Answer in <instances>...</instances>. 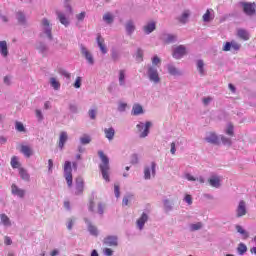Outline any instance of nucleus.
Wrapping results in <instances>:
<instances>
[{"label": "nucleus", "instance_id": "obj_28", "mask_svg": "<svg viewBox=\"0 0 256 256\" xmlns=\"http://www.w3.org/2000/svg\"><path fill=\"white\" fill-rule=\"evenodd\" d=\"M36 49L42 55H47V53L49 52V46L46 43H44V42H38L36 44Z\"/></svg>", "mask_w": 256, "mask_h": 256}, {"label": "nucleus", "instance_id": "obj_61", "mask_svg": "<svg viewBox=\"0 0 256 256\" xmlns=\"http://www.w3.org/2000/svg\"><path fill=\"white\" fill-rule=\"evenodd\" d=\"M98 213L99 215H103V213H105V206L101 202L98 203Z\"/></svg>", "mask_w": 256, "mask_h": 256}, {"label": "nucleus", "instance_id": "obj_38", "mask_svg": "<svg viewBox=\"0 0 256 256\" xmlns=\"http://www.w3.org/2000/svg\"><path fill=\"white\" fill-rule=\"evenodd\" d=\"M0 221L2 225H4V227H11V219H9V216H7V214H0Z\"/></svg>", "mask_w": 256, "mask_h": 256}, {"label": "nucleus", "instance_id": "obj_31", "mask_svg": "<svg viewBox=\"0 0 256 256\" xmlns=\"http://www.w3.org/2000/svg\"><path fill=\"white\" fill-rule=\"evenodd\" d=\"M235 229H236L237 233H239L241 235L242 239L247 240V238L249 237V232L247 230H245L243 228V226L237 224L235 226Z\"/></svg>", "mask_w": 256, "mask_h": 256}, {"label": "nucleus", "instance_id": "obj_32", "mask_svg": "<svg viewBox=\"0 0 256 256\" xmlns=\"http://www.w3.org/2000/svg\"><path fill=\"white\" fill-rule=\"evenodd\" d=\"M0 55L2 57H8L9 49L7 47V41H0Z\"/></svg>", "mask_w": 256, "mask_h": 256}, {"label": "nucleus", "instance_id": "obj_25", "mask_svg": "<svg viewBox=\"0 0 256 256\" xmlns=\"http://www.w3.org/2000/svg\"><path fill=\"white\" fill-rule=\"evenodd\" d=\"M144 110H143V106H141V104L136 103L132 106V111H131V115H133L134 117H137L139 115H143Z\"/></svg>", "mask_w": 256, "mask_h": 256}, {"label": "nucleus", "instance_id": "obj_4", "mask_svg": "<svg viewBox=\"0 0 256 256\" xmlns=\"http://www.w3.org/2000/svg\"><path fill=\"white\" fill-rule=\"evenodd\" d=\"M152 123L150 121H147L146 123L139 122L136 125V129L139 133L140 139H145V137H148L149 135V129H151Z\"/></svg>", "mask_w": 256, "mask_h": 256}, {"label": "nucleus", "instance_id": "obj_17", "mask_svg": "<svg viewBox=\"0 0 256 256\" xmlns=\"http://www.w3.org/2000/svg\"><path fill=\"white\" fill-rule=\"evenodd\" d=\"M162 41H164V43H167V45H170V43H177V34H169V33H164L162 34L161 37Z\"/></svg>", "mask_w": 256, "mask_h": 256}, {"label": "nucleus", "instance_id": "obj_63", "mask_svg": "<svg viewBox=\"0 0 256 256\" xmlns=\"http://www.w3.org/2000/svg\"><path fill=\"white\" fill-rule=\"evenodd\" d=\"M48 173L51 175L53 173V159L48 160Z\"/></svg>", "mask_w": 256, "mask_h": 256}, {"label": "nucleus", "instance_id": "obj_27", "mask_svg": "<svg viewBox=\"0 0 256 256\" xmlns=\"http://www.w3.org/2000/svg\"><path fill=\"white\" fill-rule=\"evenodd\" d=\"M18 172L22 181H26V183H29V181H31V175H29L27 169L22 167L18 169Z\"/></svg>", "mask_w": 256, "mask_h": 256}, {"label": "nucleus", "instance_id": "obj_26", "mask_svg": "<svg viewBox=\"0 0 256 256\" xmlns=\"http://www.w3.org/2000/svg\"><path fill=\"white\" fill-rule=\"evenodd\" d=\"M215 19V14H213V9H207L205 14L202 16L204 23H211Z\"/></svg>", "mask_w": 256, "mask_h": 256}, {"label": "nucleus", "instance_id": "obj_30", "mask_svg": "<svg viewBox=\"0 0 256 256\" xmlns=\"http://www.w3.org/2000/svg\"><path fill=\"white\" fill-rule=\"evenodd\" d=\"M104 134L106 139H108V141H113V139H115V128L114 127L105 128Z\"/></svg>", "mask_w": 256, "mask_h": 256}, {"label": "nucleus", "instance_id": "obj_36", "mask_svg": "<svg viewBox=\"0 0 256 256\" xmlns=\"http://www.w3.org/2000/svg\"><path fill=\"white\" fill-rule=\"evenodd\" d=\"M20 153L24 154L27 158L31 157L33 155V149L27 145H22L20 149Z\"/></svg>", "mask_w": 256, "mask_h": 256}, {"label": "nucleus", "instance_id": "obj_42", "mask_svg": "<svg viewBox=\"0 0 256 256\" xmlns=\"http://www.w3.org/2000/svg\"><path fill=\"white\" fill-rule=\"evenodd\" d=\"M189 229L191 232L201 231L203 229V222L192 223L189 225Z\"/></svg>", "mask_w": 256, "mask_h": 256}, {"label": "nucleus", "instance_id": "obj_23", "mask_svg": "<svg viewBox=\"0 0 256 256\" xmlns=\"http://www.w3.org/2000/svg\"><path fill=\"white\" fill-rule=\"evenodd\" d=\"M149 221V215L147 213L143 212L140 218L137 220V227L140 231H143V228L145 227V223Z\"/></svg>", "mask_w": 256, "mask_h": 256}, {"label": "nucleus", "instance_id": "obj_51", "mask_svg": "<svg viewBox=\"0 0 256 256\" xmlns=\"http://www.w3.org/2000/svg\"><path fill=\"white\" fill-rule=\"evenodd\" d=\"M127 103L125 102H119L118 103V107H117V111H119V113H125L127 111Z\"/></svg>", "mask_w": 256, "mask_h": 256}, {"label": "nucleus", "instance_id": "obj_24", "mask_svg": "<svg viewBox=\"0 0 256 256\" xmlns=\"http://www.w3.org/2000/svg\"><path fill=\"white\" fill-rule=\"evenodd\" d=\"M155 29H157V24L155 22H148L142 28L145 35H151V33H153V31H155Z\"/></svg>", "mask_w": 256, "mask_h": 256}, {"label": "nucleus", "instance_id": "obj_1", "mask_svg": "<svg viewBox=\"0 0 256 256\" xmlns=\"http://www.w3.org/2000/svg\"><path fill=\"white\" fill-rule=\"evenodd\" d=\"M98 156L102 162L99 165V169L102 173V177L106 183H109V181H111V179L109 178V170L111 169L109 166V157H107V155H105L103 150L98 151Z\"/></svg>", "mask_w": 256, "mask_h": 256}, {"label": "nucleus", "instance_id": "obj_59", "mask_svg": "<svg viewBox=\"0 0 256 256\" xmlns=\"http://www.w3.org/2000/svg\"><path fill=\"white\" fill-rule=\"evenodd\" d=\"M184 201L185 203H187V205H193V197H191V195L187 194L184 197Z\"/></svg>", "mask_w": 256, "mask_h": 256}, {"label": "nucleus", "instance_id": "obj_55", "mask_svg": "<svg viewBox=\"0 0 256 256\" xmlns=\"http://www.w3.org/2000/svg\"><path fill=\"white\" fill-rule=\"evenodd\" d=\"M35 113H36V118L38 119L39 122L45 119V117L43 116V112L40 109H36Z\"/></svg>", "mask_w": 256, "mask_h": 256}, {"label": "nucleus", "instance_id": "obj_41", "mask_svg": "<svg viewBox=\"0 0 256 256\" xmlns=\"http://www.w3.org/2000/svg\"><path fill=\"white\" fill-rule=\"evenodd\" d=\"M196 67L200 75H205V62H203V60H198L196 63Z\"/></svg>", "mask_w": 256, "mask_h": 256}, {"label": "nucleus", "instance_id": "obj_8", "mask_svg": "<svg viewBox=\"0 0 256 256\" xmlns=\"http://www.w3.org/2000/svg\"><path fill=\"white\" fill-rule=\"evenodd\" d=\"M80 51L89 65H95V59L93 58V54H91V52L88 51L85 45L83 44L80 45Z\"/></svg>", "mask_w": 256, "mask_h": 256}, {"label": "nucleus", "instance_id": "obj_45", "mask_svg": "<svg viewBox=\"0 0 256 256\" xmlns=\"http://www.w3.org/2000/svg\"><path fill=\"white\" fill-rule=\"evenodd\" d=\"M246 251H247V245L243 242L239 243L237 247L238 255H245Z\"/></svg>", "mask_w": 256, "mask_h": 256}, {"label": "nucleus", "instance_id": "obj_16", "mask_svg": "<svg viewBox=\"0 0 256 256\" xmlns=\"http://www.w3.org/2000/svg\"><path fill=\"white\" fill-rule=\"evenodd\" d=\"M191 17V10L186 9L182 12L180 16L177 17V21L182 25H187L189 23V18Z\"/></svg>", "mask_w": 256, "mask_h": 256}, {"label": "nucleus", "instance_id": "obj_60", "mask_svg": "<svg viewBox=\"0 0 256 256\" xmlns=\"http://www.w3.org/2000/svg\"><path fill=\"white\" fill-rule=\"evenodd\" d=\"M131 163L132 165H137V163H139V156L137 154L131 156Z\"/></svg>", "mask_w": 256, "mask_h": 256}, {"label": "nucleus", "instance_id": "obj_19", "mask_svg": "<svg viewBox=\"0 0 256 256\" xmlns=\"http://www.w3.org/2000/svg\"><path fill=\"white\" fill-rule=\"evenodd\" d=\"M11 193L12 195H15L16 197H19L20 199H23L25 197V190L19 188L17 184L11 185Z\"/></svg>", "mask_w": 256, "mask_h": 256}, {"label": "nucleus", "instance_id": "obj_64", "mask_svg": "<svg viewBox=\"0 0 256 256\" xmlns=\"http://www.w3.org/2000/svg\"><path fill=\"white\" fill-rule=\"evenodd\" d=\"M74 87H75V89H81V77L78 76L76 78V81L74 83Z\"/></svg>", "mask_w": 256, "mask_h": 256}, {"label": "nucleus", "instance_id": "obj_37", "mask_svg": "<svg viewBox=\"0 0 256 256\" xmlns=\"http://www.w3.org/2000/svg\"><path fill=\"white\" fill-rule=\"evenodd\" d=\"M118 81L120 87H125V85H127V80L125 79V70H119Z\"/></svg>", "mask_w": 256, "mask_h": 256}, {"label": "nucleus", "instance_id": "obj_34", "mask_svg": "<svg viewBox=\"0 0 256 256\" xmlns=\"http://www.w3.org/2000/svg\"><path fill=\"white\" fill-rule=\"evenodd\" d=\"M237 37H239V39H243V41H249V32L243 28H240L237 30Z\"/></svg>", "mask_w": 256, "mask_h": 256}, {"label": "nucleus", "instance_id": "obj_43", "mask_svg": "<svg viewBox=\"0 0 256 256\" xmlns=\"http://www.w3.org/2000/svg\"><path fill=\"white\" fill-rule=\"evenodd\" d=\"M16 19L20 25H26L27 19L25 18V14L23 12H17Z\"/></svg>", "mask_w": 256, "mask_h": 256}, {"label": "nucleus", "instance_id": "obj_5", "mask_svg": "<svg viewBox=\"0 0 256 256\" xmlns=\"http://www.w3.org/2000/svg\"><path fill=\"white\" fill-rule=\"evenodd\" d=\"M64 177L68 187H73V168L70 161H66L64 164Z\"/></svg>", "mask_w": 256, "mask_h": 256}, {"label": "nucleus", "instance_id": "obj_35", "mask_svg": "<svg viewBox=\"0 0 256 256\" xmlns=\"http://www.w3.org/2000/svg\"><path fill=\"white\" fill-rule=\"evenodd\" d=\"M209 184L211 185V187H215V189H219L221 187V179H219V177L217 176H212L209 179Z\"/></svg>", "mask_w": 256, "mask_h": 256}, {"label": "nucleus", "instance_id": "obj_49", "mask_svg": "<svg viewBox=\"0 0 256 256\" xmlns=\"http://www.w3.org/2000/svg\"><path fill=\"white\" fill-rule=\"evenodd\" d=\"M80 143L81 145H89V143H91V136L84 134L80 137Z\"/></svg>", "mask_w": 256, "mask_h": 256}, {"label": "nucleus", "instance_id": "obj_15", "mask_svg": "<svg viewBox=\"0 0 256 256\" xmlns=\"http://www.w3.org/2000/svg\"><path fill=\"white\" fill-rule=\"evenodd\" d=\"M244 215H247V204L245 201L241 200L236 209V217L240 218L244 217Z\"/></svg>", "mask_w": 256, "mask_h": 256}, {"label": "nucleus", "instance_id": "obj_56", "mask_svg": "<svg viewBox=\"0 0 256 256\" xmlns=\"http://www.w3.org/2000/svg\"><path fill=\"white\" fill-rule=\"evenodd\" d=\"M69 111L70 113L77 114L79 113V108L77 107L76 104H69Z\"/></svg>", "mask_w": 256, "mask_h": 256}, {"label": "nucleus", "instance_id": "obj_29", "mask_svg": "<svg viewBox=\"0 0 256 256\" xmlns=\"http://www.w3.org/2000/svg\"><path fill=\"white\" fill-rule=\"evenodd\" d=\"M57 18L60 21V23L62 25H64V27H69V19H67V17L65 16V13L61 12V11H57L56 12Z\"/></svg>", "mask_w": 256, "mask_h": 256}, {"label": "nucleus", "instance_id": "obj_10", "mask_svg": "<svg viewBox=\"0 0 256 256\" xmlns=\"http://www.w3.org/2000/svg\"><path fill=\"white\" fill-rule=\"evenodd\" d=\"M156 168H157V164L155 162H151L150 167L146 166L144 168V179H146V181H149V179H151V173H152V176L155 177Z\"/></svg>", "mask_w": 256, "mask_h": 256}, {"label": "nucleus", "instance_id": "obj_13", "mask_svg": "<svg viewBox=\"0 0 256 256\" xmlns=\"http://www.w3.org/2000/svg\"><path fill=\"white\" fill-rule=\"evenodd\" d=\"M84 222L87 225V229L88 232L90 233V235H92L93 237H98L99 236V229L97 228V226L93 225L91 223V220L88 218H84Z\"/></svg>", "mask_w": 256, "mask_h": 256}, {"label": "nucleus", "instance_id": "obj_3", "mask_svg": "<svg viewBox=\"0 0 256 256\" xmlns=\"http://www.w3.org/2000/svg\"><path fill=\"white\" fill-rule=\"evenodd\" d=\"M147 77L151 83H161V77H159V70L155 66L148 65L147 67Z\"/></svg>", "mask_w": 256, "mask_h": 256}, {"label": "nucleus", "instance_id": "obj_52", "mask_svg": "<svg viewBox=\"0 0 256 256\" xmlns=\"http://www.w3.org/2000/svg\"><path fill=\"white\" fill-rule=\"evenodd\" d=\"M74 225H75V218H69L66 224L68 231H71Z\"/></svg>", "mask_w": 256, "mask_h": 256}, {"label": "nucleus", "instance_id": "obj_40", "mask_svg": "<svg viewBox=\"0 0 256 256\" xmlns=\"http://www.w3.org/2000/svg\"><path fill=\"white\" fill-rule=\"evenodd\" d=\"M50 86L54 89V91H59L61 89V83L58 82L57 78H50Z\"/></svg>", "mask_w": 256, "mask_h": 256}, {"label": "nucleus", "instance_id": "obj_44", "mask_svg": "<svg viewBox=\"0 0 256 256\" xmlns=\"http://www.w3.org/2000/svg\"><path fill=\"white\" fill-rule=\"evenodd\" d=\"M163 205H164L165 213H169L173 209V203H171V201H169V199H164Z\"/></svg>", "mask_w": 256, "mask_h": 256}, {"label": "nucleus", "instance_id": "obj_57", "mask_svg": "<svg viewBox=\"0 0 256 256\" xmlns=\"http://www.w3.org/2000/svg\"><path fill=\"white\" fill-rule=\"evenodd\" d=\"M88 115H89L90 119H92V120L97 119V110H95V109H90V110L88 111Z\"/></svg>", "mask_w": 256, "mask_h": 256}, {"label": "nucleus", "instance_id": "obj_21", "mask_svg": "<svg viewBox=\"0 0 256 256\" xmlns=\"http://www.w3.org/2000/svg\"><path fill=\"white\" fill-rule=\"evenodd\" d=\"M97 45L103 55H107V46H105V39L101 36V34L97 35L96 38Z\"/></svg>", "mask_w": 256, "mask_h": 256}, {"label": "nucleus", "instance_id": "obj_33", "mask_svg": "<svg viewBox=\"0 0 256 256\" xmlns=\"http://www.w3.org/2000/svg\"><path fill=\"white\" fill-rule=\"evenodd\" d=\"M225 135H228V137H235V126L233 123L228 122L225 129Z\"/></svg>", "mask_w": 256, "mask_h": 256}, {"label": "nucleus", "instance_id": "obj_14", "mask_svg": "<svg viewBox=\"0 0 256 256\" xmlns=\"http://www.w3.org/2000/svg\"><path fill=\"white\" fill-rule=\"evenodd\" d=\"M119 238L115 235H110L104 238L103 243L108 247H117L119 245Z\"/></svg>", "mask_w": 256, "mask_h": 256}, {"label": "nucleus", "instance_id": "obj_7", "mask_svg": "<svg viewBox=\"0 0 256 256\" xmlns=\"http://www.w3.org/2000/svg\"><path fill=\"white\" fill-rule=\"evenodd\" d=\"M42 31L44 35H46V37L49 39V41H53L51 24H49V20H47L46 18L42 20Z\"/></svg>", "mask_w": 256, "mask_h": 256}, {"label": "nucleus", "instance_id": "obj_22", "mask_svg": "<svg viewBox=\"0 0 256 256\" xmlns=\"http://www.w3.org/2000/svg\"><path fill=\"white\" fill-rule=\"evenodd\" d=\"M67 141H69V135L67 134V132L65 131L60 132L59 142H58L59 149L63 150L65 147V143H67Z\"/></svg>", "mask_w": 256, "mask_h": 256}, {"label": "nucleus", "instance_id": "obj_46", "mask_svg": "<svg viewBox=\"0 0 256 256\" xmlns=\"http://www.w3.org/2000/svg\"><path fill=\"white\" fill-rule=\"evenodd\" d=\"M10 164H11L12 169H21V163H19L17 156H13L11 158Z\"/></svg>", "mask_w": 256, "mask_h": 256}, {"label": "nucleus", "instance_id": "obj_11", "mask_svg": "<svg viewBox=\"0 0 256 256\" xmlns=\"http://www.w3.org/2000/svg\"><path fill=\"white\" fill-rule=\"evenodd\" d=\"M85 189V181L81 178L78 177L75 180V195H83V191Z\"/></svg>", "mask_w": 256, "mask_h": 256}, {"label": "nucleus", "instance_id": "obj_39", "mask_svg": "<svg viewBox=\"0 0 256 256\" xmlns=\"http://www.w3.org/2000/svg\"><path fill=\"white\" fill-rule=\"evenodd\" d=\"M167 69H168V73L170 75H172L173 77H175L177 75H181V72L173 64H168L167 65Z\"/></svg>", "mask_w": 256, "mask_h": 256}, {"label": "nucleus", "instance_id": "obj_48", "mask_svg": "<svg viewBox=\"0 0 256 256\" xmlns=\"http://www.w3.org/2000/svg\"><path fill=\"white\" fill-rule=\"evenodd\" d=\"M103 21H105V23H107L108 25H111V23H113L114 21L113 14L109 12L104 14Z\"/></svg>", "mask_w": 256, "mask_h": 256}, {"label": "nucleus", "instance_id": "obj_18", "mask_svg": "<svg viewBox=\"0 0 256 256\" xmlns=\"http://www.w3.org/2000/svg\"><path fill=\"white\" fill-rule=\"evenodd\" d=\"M205 141L212 145H219L221 143V138L215 133H210L205 137Z\"/></svg>", "mask_w": 256, "mask_h": 256}, {"label": "nucleus", "instance_id": "obj_53", "mask_svg": "<svg viewBox=\"0 0 256 256\" xmlns=\"http://www.w3.org/2000/svg\"><path fill=\"white\" fill-rule=\"evenodd\" d=\"M211 101H213V98L211 96L202 98V103L204 107H207L211 104Z\"/></svg>", "mask_w": 256, "mask_h": 256}, {"label": "nucleus", "instance_id": "obj_50", "mask_svg": "<svg viewBox=\"0 0 256 256\" xmlns=\"http://www.w3.org/2000/svg\"><path fill=\"white\" fill-rule=\"evenodd\" d=\"M3 83L4 85H6L7 87H10V85L13 84V76L11 75H6L3 78Z\"/></svg>", "mask_w": 256, "mask_h": 256}, {"label": "nucleus", "instance_id": "obj_47", "mask_svg": "<svg viewBox=\"0 0 256 256\" xmlns=\"http://www.w3.org/2000/svg\"><path fill=\"white\" fill-rule=\"evenodd\" d=\"M143 55H144L143 48H137V50H136V61L138 63H142Z\"/></svg>", "mask_w": 256, "mask_h": 256}, {"label": "nucleus", "instance_id": "obj_58", "mask_svg": "<svg viewBox=\"0 0 256 256\" xmlns=\"http://www.w3.org/2000/svg\"><path fill=\"white\" fill-rule=\"evenodd\" d=\"M114 195L117 199H119V197H121L120 187L117 184L114 185Z\"/></svg>", "mask_w": 256, "mask_h": 256}, {"label": "nucleus", "instance_id": "obj_12", "mask_svg": "<svg viewBox=\"0 0 256 256\" xmlns=\"http://www.w3.org/2000/svg\"><path fill=\"white\" fill-rule=\"evenodd\" d=\"M124 28L126 31V35H128V37H131L133 33H135L137 26L135 25V21L130 19L126 21Z\"/></svg>", "mask_w": 256, "mask_h": 256}, {"label": "nucleus", "instance_id": "obj_6", "mask_svg": "<svg viewBox=\"0 0 256 256\" xmlns=\"http://www.w3.org/2000/svg\"><path fill=\"white\" fill-rule=\"evenodd\" d=\"M186 54L187 48L185 47V45H179L173 49L172 57L174 59H183V57H185Z\"/></svg>", "mask_w": 256, "mask_h": 256}, {"label": "nucleus", "instance_id": "obj_54", "mask_svg": "<svg viewBox=\"0 0 256 256\" xmlns=\"http://www.w3.org/2000/svg\"><path fill=\"white\" fill-rule=\"evenodd\" d=\"M15 129L18 130L20 133L25 131V126L21 122H16Z\"/></svg>", "mask_w": 256, "mask_h": 256}, {"label": "nucleus", "instance_id": "obj_9", "mask_svg": "<svg viewBox=\"0 0 256 256\" xmlns=\"http://www.w3.org/2000/svg\"><path fill=\"white\" fill-rule=\"evenodd\" d=\"M225 51H231V53H239L241 51V44L237 41L232 40L230 42L225 43Z\"/></svg>", "mask_w": 256, "mask_h": 256}, {"label": "nucleus", "instance_id": "obj_2", "mask_svg": "<svg viewBox=\"0 0 256 256\" xmlns=\"http://www.w3.org/2000/svg\"><path fill=\"white\" fill-rule=\"evenodd\" d=\"M239 7H242L243 12L245 15H248V17H253L256 15V3L255 2H239Z\"/></svg>", "mask_w": 256, "mask_h": 256}, {"label": "nucleus", "instance_id": "obj_20", "mask_svg": "<svg viewBox=\"0 0 256 256\" xmlns=\"http://www.w3.org/2000/svg\"><path fill=\"white\" fill-rule=\"evenodd\" d=\"M97 45L103 55H107V46H105V39L101 36V34L97 35L96 38Z\"/></svg>", "mask_w": 256, "mask_h": 256}, {"label": "nucleus", "instance_id": "obj_62", "mask_svg": "<svg viewBox=\"0 0 256 256\" xmlns=\"http://www.w3.org/2000/svg\"><path fill=\"white\" fill-rule=\"evenodd\" d=\"M60 75L66 77V79H71V73L67 72V70H60Z\"/></svg>", "mask_w": 256, "mask_h": 256}]
</instances>
